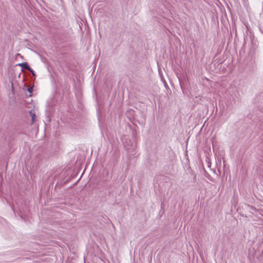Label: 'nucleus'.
I'll return each instance as SVG.
<instances>
[{"instance_id":"1","label":"nucleus","mask_w":263,"mask_h":263,"mask_svg":"<svg viewBox=\"0 0 263 263\" xmlns=\"http://www.w3.org/2000/svg\"><path fill=\"white\" fill-rule=\"evenodd\" d=\"M18 66H21L22 68H25L29 71H31V68L29 67L27 63H22L17 64Z\"/></svg>"},{"instance_id":"2","label":"nucleus","mask_w":263,"mask_h":263,"mask_svg":"<svg viewBox=\"0 0 263 263\" xmlns=\"http://www.w3.org/2000/svg\"><path fill=\"white\" fill-rule=\"evenodd\" d=\"M29 114L31 117L32 123H33L35 121V120L36 118V116H35V112L33 110H30L29 111Z\"/></svg>"},{"instance_id":"3","label":"nucleus","mask_w":263,"mask_h":263,"mask_svg":"<svg viewBox=\"0 0 263 263\" xmlns=\"http://www.w3.org/2000/svg\"><path fill=\"white\" fill-rule=\"evenodd\" d=\"M28 92H29L30 93L32 92L33 88L32 87H30V88H28Z\"/></svg>"},{"instance_id":"4","label":"nucleus","mask_w":263,"mask_h":263,"mask_svg":"<svg viewBox=\"0 0 263 263\" xmlns=\"http://www.w3.org/2000/svg\"><path fill=\"white\" fill-rule=\"evenodd\" d=\"M29 71L31 72L32 75L35 76L34 71L31 68V71Z\"/></svg>"},{"instance_id":"5","label":"nucleus","mask_w":263,"mask_h":263,"mask_svg":"<svg viewBox=\"0 0 263 263\" xmlns=\"http://www.w3.org/2000/svg\"><path fill=\"white\" fill-rule=\"evenodd\" d=\"M133 147V149H135V148L136 147V145L135 144Z\"/></svg>"}]
</instances>
